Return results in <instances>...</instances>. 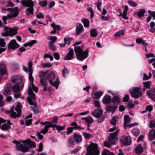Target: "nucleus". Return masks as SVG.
I'll list each match as a JSON object with an SVG mask.
<instances>
[{"label":"nucleus","mask_w":155,"mask_h":155,"mask_svg":"<svg viewBox=\"0 0 155 155\" xmlns=\"http://www.w3.org/2000/svg\"><path fill=\"white\" fill-rule=\"evenodd\" d=\"M49 48L54 51H56L57 50L55 45L53 44H52L51 45L50 44H49Z\"/></svg>","instance_id":"nucleus-53"},{"label":"nucleus","mask_w":155,"mask_h":155,"mask_svg":"<svg viewBox=\"0 0 155 155\" xmlns=\"http://www.w3.org/2000/svg\"><path fill=\"white\" fill-rule=\"evenodd\" d=\"M111 97L108 95H106L104 96L102 100L104 104H108L111 103Z\"/></svg>","instance_id":"nucleus-17"},{"label":"nucleus","mask_w":155,"mask_h":155,"mask_svg":"<svg viewBox=\"0 0 155 155\" xmlns=\"http://www.w3.org/2000/svg\"><path fill=\"white\" fill-rule=\"evenodd\" d=\"M12 83L18 85L21 84L22 80L21 78L18 76H14L12 78Z\"/></svg>","instance_id":"nucleus-18"},{"label":"nucleus","mask_w":155,"mask_h":155,"mask_svg":"<svg viewBox=\"0 0 155 155\" xmlns=\"http://www.w3.org/2000/svg\"><path fill=\"white\" fill-rule=\"evenodd\" d=\"M69 51L67 54L66 56L64 57V59L65 60H71L73 57L74 55V52L73 48H69Z\"/></svg>","instance_id":"nucleus-13"},{"label":"nucleus","mask_w":155,"mask_h":155,"mask_svg":"<svg viewBox=\"0 0 155 155\" xmlns=\"http://www.w3.org/2000/svg\"><path fill=\"white\" fill-rule=\"evenodd\" d=\"M74 129L73 127H68L67 129V135L73 132Z\"/></svg>","instance_id":"nucleus-60"},{"label":"nucleus","mask_w":155,"mask_h":155,"mask_svg":"<svg viewBox=\"0 0 155 155\" xmlns=\"http://www.w3.org/2000/svg\"><path fill=\"white\" fill-rule=\"evenodd\" d=\"M58 120V116H55L54 117L51 123H53L57 124Z\"/></svg>","instance_id":"nucleus-61"},{"label":"nucleus","mask_w":155,"mask_h":155,"mask_svg":"<svg viewBox=\"0 0 155 155\" xmlns=\"http://www.w3.org/2000/svg\"><path fill=\"white\" fill-rule=\"evenodd\" d=\"M49 38L51 41L49 42V44L51 45L52 44H54L57 41V38L56 36H51L49 37Z\"/></svg>","instance_id":"nucleus-37"},{"label":"nucleus","mask_w":155,"mask_h":155,"mask_svg":"<svg viewBox=\"0 0 155 155\" xmlns=\"http://www.w3.org/2000/svg\"><path fill=\"white\" fill-rule=\"evenodd\" d=\"M118 132V130H117L116 132L110 133L108 137V140L111 144H116L118 139L117 135Z\"/></svg>","instance_id":"nucleus-6"},{"label":"nucleus","mask_w":155,"mask_h":155,"mask_svg":"<svg viewBox=\"0 0 155 155\" xmlns=\"http://www.w3.org/2000/svg\"><path fill=\"white\" fill-rule=\"evenodd\" d=\"M136 153L137 154H139L142 153L143 151V148L141 147V144H138L136 146L135 148Z\"/></svg>","instance_id":"nucleus-24"},{"label":"nucleus","mask_w":155,"mask_h":155,"mask_svg":"<svg viewBox=\"0 0 155 155\" xmlns=\"http://www.w3.org/2000/svg\"><path fill=\"white\" fill-rule=\"evenodd\" d=\"M73 137L76 143H79L81 141L82 136L81 135L74 133L73 135Z\"/></svg>","instance_id":"nucleus-23"},{"label":"nucleus","mask_w":155,"mask_h":155,"mask_svg":"<svg viewBox=\"0 0 155 155\" xmlns=\"http://www.w3.org/2000/svg\"><path fill=\"white\" fill-rule=\"evenodd\" d=\"M98 144L91 142L86 148V155H99L100 151L98 149Z\"/></svg>","instance_id":"nucleus-2"},{"label":"nucleus","mask_w":155,"mask_h":155,"mask_svg":"<svg viewBox=\"0 0 155 155\" xmlns=\"http://www.w3.org/2000/svg\"><path fill=\"white\" fill-rule=\"evenodd\" d=\"M102 155H114V153L113 152H110L107 149H105L102 153Z\"/></svg>","instance_id":"nucleus-42"},{"label":"nucleus","mask_w":155,"mask_h":155,"mask_svg":"<svg viewBox=\"0 0 155 155\" xmlns=\"http://www.w3.org/2000/svg\"><path fill=\"white\" fill-rule=\"evenodd\" d=\"M36 17L38 19H43L44 18L45 16L42 13L39 12L38 14L36 15Z\"/></svg>","instance_id":"nucleus-57"},{"label":"nucleus","mask_w":155,"mask_h":155,"mask_svg":"<svg viewBox=\"0 0 155 155\" xmlns=\"http://www.w3.org/2000/svg\"><path fill=\"white\" fill-rule=\"evenodd\" d=\"M83 135L85 139H89L92 137V135L87 132H83Z\"/></svg>","instance_id":"nucleus-51"},{"label":"nucleus","mask_w":155,"mask_h":155,"mask_svg":"<svg viewBox=\"0 0 155 155\" xmlns=\"http://www.w3.org/2000/svg\"><path fill=\"white\" fill-rule=\"evenodd\" d=\"M83 119L84 120L85 122L88 124L93 123L94 121L93 119L91 116L83 117Z\"/></svg>","instance_id":"nucleus-33"},{"label":"nucleus","mask_w":155,"mask_h":155,"mask_svg":"<svg viewBox=\"0 0 155 155\" xmlns=\"http://www.w3.org/2000/svg\"><path fill=\"white\" fill-rule=\"evenodd\" d=\"M98 34V32L96 28H93L90 31V35L91 37H96Z\"/></svg>","instance_id":"nucleus-34"},{"label":"nucleus","mask_w":155,"mask_h":155,"mask_svg":"<svg viewBox=\"0 0 155 155\" xmlns=\"http://www.w3.org/2000/svg\"><path fill=\"white\" fill-rule=\"evenodd\" d=\"M74 140L72 137H71L68 139V141L70 147L72 146L74 143Z\"/></svg>","instance_id":"nucleus-47"},{"label":"nucleus","mask_w":155,"mask_h":155,"mask_svg":"<svg viewBox=\"0 0 155 155\" xmlns=\"http://www.w3.org/2000/svg\"><path fill=\"white\" fill-rule=\"evenodd\" d=\"M117 108V106L116 105L113 106L108 105L106 106V110L108 112H111L114 114Z\"/></svg>","instance_id":"nucleus-15"},{"label":"nucleus","mask_w":155,"mask_h":155,"mask_svg":"<svg viewBox=\"0 0 155 155\" xmlns=\"http://www.w3.org/2000/svg\"><path fill=\"white\" fill-rule=\"evenodd\" d=\"M21 2L23 6L28 7L27 9V11L31 15H33L34 9V2L32 0H21Z\"/></svg>","instance_id":"nucleus-3"},{"label":"nucleus","mask_w":155,"mask_h":155,"mask_svg":"<svg viewBox=\"0 0 155 155\" xmlns=\"http://www.w3.org/2000/svg\"><path fill=\"white\" fill-rule=\"evenodd\" d=\"M94 104L95 107H97L98 109L101 108L100 103L99 101L95 100L94 101Z\"/></svg>","instance_id":"nucleus-58"},{"label":"nucleus","mask_w":155,"mask_h":155,"mask_svg":"<svg viewBox=\"0 0 155 155\" xmlns=\"http://www.w3.org/2000/svg\"><path fill=\"white\" fill-rule=\"evenodd\" d=\"M116 118L115 117H113L112 118V120L110 121V123L113 125L115 126L116 124Z\"/></svg>","instance_id":"nucleus-54"},{"label":"nucleus","mask_w":155,"mask_h":155,"mask_svg":"<svg viewBox=\"0 0 155 155\" xmlns=\"http://www.w3.org/2000/svg\"><path fill=\"white\" fill-rule=\"evenodd\" d=\"M31 88L32 91H34L35 92L37 93L38 91V88L37 87H36L33 83L31 84L29 87V89Z\"/></svg>","instance_id":"nucleus-40"},{"label":"nucleus","mask_w":155,"mask_h":155,"mask_svg":"<svg viewBox=\"0 0 155 155\" xmlns=\"http://www.w3.org/2000/svg\"><path fill=\"white\" fill-rule=\"evenodd\" d=\"M39 5L41 7H45L47 5L48 3L46 0L39 1L38 2Z\"/></svg>","instance_id":"nucleus-38"},{"label":"nucleus","mask_w":155,"mask_h":155,"mask_svg":"<svg viewBox=\"0 0 155 155\" xmlns=\"http://www.w3.org/2000/svg\"><path fill=\"white\" fill-rule=\"evenodd\" d=\"M151 82L150 81L144 82L143 83V85L146 89H150V84Z\"/></svg>","instance_id":"nucleus-49"},{"label":"nucleus","mask_w":155,"mask_h":155,"mask_svg":"<svg viewBox=\"0 0 155 155\" xmlns=\"http://www.w3.org/2000/svg\"><path fill=\"white\" fill-rule=\"evenodd\" d=\"M150 128L155 127V122L154 120H151L150 123Z\"/></svg>","instance_id":"nucleus-62"},{"label":"nucleus","mask_w":155,"mask_h":155,"mask_svg":"<svg viewBox=\"0 0 155 155\" xmlns=\"http://www.w3.org/2000/svg\"><path fill=\"white\" fill-rule=\"evenodd\" d=\"M103 93V92L101 91H98L94 92V94L92 93V96L94 99H98L101 96Z\"/></svg>","instance_id":"nucleus-22"},{"label":"nucleus","mask_w":155,"mask_h":155,"mask_svg":"<svg viewBox=\"0 0 155 155\" xmlns=\"http://www.w3.org/2000/svg\"><path fill=\"white\" fill-rule=\"evenodd\" d=\"M148 12L149 14L150 15L148 16V17L147 19V22H149L153 17V20L155 19V11L152 12L150 10H148Z\"/></svg>","instance_id":"nucleus-20"},{"label":"nucleus","mask_w":155,"mask_h":155,"mask_svg":"<svg viewBox=\"0 0 155 155\" xmlns=\"http://www.w3.org/2000/svg\"><path fill=\"white\" fill-rule=\"evenodd\" d=\"M131 138L129 136L126 137H123L120 139V141L121 144L125 146L129 145L131 144Z\"/></svg>","instance_id":"nucleus-11"},{"label":"nucleus","mask_w":155,"mask_h":155,"mask_svg":"<svg viewBox=\"0 0 155 155\" xmlns=\"http://www.w3.org/2000/svg\"><path fill=\"white\" fill-rule=\"evenodd\" d=\"M47 78H40V83L42 86H47Z\"/></svg>","instance_id":"nucleus-43"},{"label":"nucleus","mask_w":155,"mask_h":155,"mask_svg":"<svg viewBox=\"0 0 155 155\" xmlns=\"http://www.w3.org/2000/svg\"><path fill=\"white\" fill-rule=\"evenodd\" d=\"M55 79V75L54 73L53 72H51L48 74L47 79L49 82L50 80H51V81L54 80Z\"/></svg>","instance_id":"nucleus-30"},{"label":"nucleus","mask_w":155,"mask_h":155,"mask_svg":"<svg viewBox=\"0 0 155 155\" xmlns=\"http://www.w3.org/2000/svg\"><path fill=\"white\" fill-rule=\"evenodd\" d=\"M6 67L4 64H0V74L3 75L6 73Z\"/></svg>","instance_id":"nucleus-29"},{"label":"nucleus","mask_w":155,"mask_h":155,"mask_svg":"<svg viewBox=\"0 0 155 155\" xmlns=\"http://www.w3.org/2000/svg\"><path fill=\"white\" fill-rule=\"evenodd\" d=\"M22 107V106L20 103H18L15 108V111L18 113V116H20L21 115V108Z\"/></svg>","instance_id":"nucleus-26"},{"label":"nucleus","mask_w":155,"mask_h":155,"mask_svg":"<svg viewBox=\"0 0 155 155\" xmlns=\"http://www.w3.org/2000/svg\"><path fill=\"white\" fill-rule=\"evenodd\" d=\"M84 29L82 25L81 24L78 23L76 25V35H78L81 33Z\"/></svg>","instance_id":"nucleus-14"},{"label":"nucleus","mask_w":155,"mask_h":155,"mask_svg":"<svg viewBox=\"0 0 155 155\" xmlns=\"http://www.w3.org/2000/svg\"><path fill=\"white\" fill-rule=\"evenodd\" d=\"M48 74V71H41V74L39 75V77L40 78H47Z\"/></svg>","instance_id":"nucleus-36"},{"label":"nucleus","mask_w":155,"mask_h":155,"mask_svg":"<svg viewBox=\"0 0 155 155\" xmlns=\"http://www.w3.org/2000/svg\"><path fill=\"white\" fill-rule=\"evenodd\" d=\"M81 21L83 22L85 27L88 28L89 26L90 21L88 19L83 18L81 19Z\"/></svg>","instance_id":"nucleus-31"},{"label":"nucleus","mask_w":155,"mask_h":155,"mask_svg":"<svg viewBox=\"0 0 155 155\" xmlns=\"http://www.w3.org/2000/svg\"><path fill=\"white\" fill-rule=\"evenodd\" d=\"M13 143L16 144V148L17 150H19L23 153H25L28 151V149L25 145L24 146L20 143V142L13 140Z\"/></svg>","instance_id":"nucleus-5"},{"label":"nucleus","mask_w":155,"mask_h":155,"mask_svg":"<svg viewBox=\"0 0 155 155\" xmlns=\"http://www.w3.org/2000/svg\"><path fill=\"white\" fill-rule=\"evenodd\" d=\"M129 99V96L128 94H125L124 97L123 98V101L124 102H127Z\"/></svg>","instance_id":"nucleus-63"},{"label":"nucleus","mask_w":155,"mask_h":155,"mask_svg":"<svg viewBox=\"0 0 155 155\" xmlns=\"http://www.w3.org/2000/svg\"><path fill=\"white\" fill-rule=\"evenodd\" d=\"M21 142L23 143L25 147L28 148V151L32 147H36L35 143V142L31 141L29 138L25 140L22 141Z\"/></svg>","instance_id":"nucleus-8"},{"label":"nucleus","mask_w":155,"mask_h":155,"mask_svg":"<svg viewBox=\"0 0 155 155\" xmlns=\"http://www.w3.org/2000/svg\"><path fill=\"white\" fill-rule=\"evenodd\" d=\"M17 30L13 28H10L8 31H6L2 33V35L3 36L6 37L8 36H13L16 35L17 32Z\"/></svg>","instance_id":"nucleus-10"},{"label":"nucleus","mask_w":155,"mask_h":155,"mask_svg":"<svg viewBox=\"0 0 155 155\" xmlns=\"http://www.w3.org/2000/svg\"><path fill=\"white\" fill-rule=\"evenodd\" d=\"M12 88L13 91L16 94L19 93L21 91L20 86L17 84H15L13 85L12 87Z\"/></svg>","instance_id":"nucleus-27"},{"label":"nucleus","mask_w":155,"mask_h":155,"mask_svg":"<svg viewBox=\"0 0 155 155\" xmlns=\"http://www.w3.org/2000/svg\"><path fill=\"white\" fill-rule=\"evenodd\" d=\"M58 77H57V79L54 81L52 82L51 80H50L49 81V83H50L51 85L55 87L56 89H57L58 88L59 84L60 83L58 80Z\"/></svg>","instance_id":"nucleus-19"},{"label":"nucleus","mask_w":155,"mask_h":155,"mask_svg":"<svg viewBox=\"0 0 155 155\" xmlns=\"http://www.w3.org/2000/svg\"><path fill=\"white\" fill-rule=\"evenodd\" d=\"M12 12H13V13L12 14L13 17H17L19 14L18 7H15L14 8Z\"/></svg>","instance_id":"nucleus-35"},{"label":"nucleus","mask_w":155,"mask_h":155,"mask_svg":"<svg viewBox=\"0 0 155 155\" xmlns=\"http://www.w3.org/2000/svg\"><path fill=\"white\" fill-rule=\"evenodd\" d=\"M29 79L30 82V84L33 83L34 79L32 76L33 71H28Z\"/></svg>","instance_id":"nucleus-46"},{"label":"nucleus","mask_w":155,"mask_h":155,"mask_svg":"<svg viewBox=\"0 0 155 155\" xmlns=\"http://www.w3.org/2000/svg\"><path fill=\"white\" fill-rule=\"evenodd\" d=\"M28 94L29 97H28L27 98V101L28 102L29 104L31 105H33L34 102L32 101H35L36 99L35 95V93L32 91L31 88L28 89Z\"/></svg>","instance_id":"nucleus-7"},{"label":"nucleus","mask_w":155,"mask_h":155,"mask_svg":"<svg viewBox=\"0 0 155 155\" xmlns=\"http://www.w3.org/2000/svg\"><path fill=\"white\" fill-rule=\"evenodd\" d=\"M18 113H17V114H16V112L14 111L13 110L12 111L11 114V117H14V118H16V117H19L20 116H18Z\"/></svg>","instance_id":"nucleus-56"},{"label":"nucleus","mask_w":155,"mask_h":155,"mask_svg":"<svg viewBox=\"0 0 155 155\" xmlns=\"http://www.w3.org/2000/svg\"><path fill=\"white\" fill-rule=\"evenodd\" d=\"M146 94L148 97H150L152 94H155V88H153L149 91H147Z\"/></svg>","instance_id":"nucleus-45"},{"label":"nucleus","mask_w":155,"mask_h":155,"mask_svg":"<svg viewBox=\"0 0 155 155\" xmlns=\"http://www.w3.org/2000/svg\"><path fill=\"white\" fill-rule=\"evenodd\" d=\"M148 12L149 14L150 15L148 16V17L147 19V22H149L153 17V20L155 19V11L152 12L150 10H148Z\"/></svg>","instance_id":"nucleus-21"},{"label":"nucleus","mask_w":155,"mask_h":155,"mask_svg":"<svg viewBox=\"0 0 155 155\" xmlns=\"http://www.w3.org/2000/svg\"><path fill=\"white\" fill-rule=\"evenodd\" d=\"M146 10L144 9H140L139 11L137 12L135 15H137L139 18L143 17L145 13Z\"/></svg>","instance_id":"nucleus-28"},{"label":"nucleus","mask_w":155,"mask_h":155,"mask_svg":"<svg viewBox=\"0 0 155 155\" xmlns=\"http://www.w3.org/2000/svg\"><path fill=\"white\" fill-rule=\"evenodd\" d=\"M145 109L147 111H148L149 112H150L153 110V107L150 105L147 106H146Z\"/></svg>","instance_id":"nucleus-59"},{"label":"nucleus","mask_w":155,"mask_h":155,"mask_svg":"<svg viewBox=\"0 0 155 155\" xmlns=\"http://www.w3.org/2000/svg\"><path fill=\"white\" fill-rule=\"evenodd\" d=\"M140 90V87H135L130 90V92L132 97L137 99L141 96L142 93Z\"/></svg>","instance_id":"nucleus-4"},{"label":"nucleus","mask_w":155,"mask_h":155,"mask_svg":"<svg viewBox=\"0 0 155 155\" xmlns=\"http://www.w3.org/2000/svg\"><path fill=\"white\" fill-rule=\"evenodd\" d=\"M149 137L150 140H151L153 138H155V129H153L150 131Z\"/></svg>","instance_id":"nucleus-32"},{"label":"nucleus","mask_w":155,"mask_h":155,"mask_svg":"<svg viewBox=\"0 0 155 155\" xmlns=\"http://www.w3.org/2000/svg\"><path fill=\"white\" fill-rule=\"evenodd\" d=\"M19 46V45L17 43L15 39L11 40L8 45V48L9 50L15 49L18 48Z\"/></svg>","instance_id":"nucleus-9"},{"label":"nucleus","mask_w":155,"mask_h":155,"mask_svg":"<svg viewBox=\"0 0 155 155\" xmlns=\"http://www.w3.org/2000/svg\"><path fill=\"white\" fill-rule=\"evenodd\" d=\"M124 30L121 29L115 34V36L116 37H119L121 35H124Z\"/></svg>","instance_id":"nucleus-44"},{"label":"nucleus","mask_w":155,"mask_h":155,"mask_svg":"<svg viewBox=\"0 0 155 155\" xmlns=\"http://www.w3.org/2000/svg\"><path fill=\"white\" fill-rule=\"evenodd\" d=\"M55 2L54 1H52L51 2L48 4V8L49 9L52 8L55 5Z\"/></svg>","instance_id":"nucleus-64"},{"label":"nucleus","mask_w":155,"mask_h":155,"mask_svg":"<svg viewBox=\"0 0 155 155\" xmlns=\"http://www.w3.org/2000/svg\"><path fill=\"white\" fill-rule=\"evenodd\" d=\"M6 45V43L4 41L3 39L2 38H0V46L2 47H4Z\"/></svg>","instance_id":"nucleus-55"},{"label":"nucleus","mask_w":155,"mask_h":155,"mask_svg":"<svg viewBox=\"0 0 155 155\" xmlns=\"http://www.w3.org/2000/svg\"><path fill=\"white\" fill-rule=\"evenodd\" d=\"M10 127V126L7 123L3 124L2 126H1V127H0V128L2 130H7Z\"/></svg>","instance_id":"nucleus-50"},{"label":"nucleus","mask_w":155,"mask_h":155,"mask_svg":"<svg viewBox=\"0 0 155 155\" xmlns=\"http://www.w3.org/2000/svg\"><path fill=\"white\" fill-rule=\"evenodd\" d=\"M111 102L113 104L118 105L120 103V99L118 96H115L111 98Z\"/></svg>","instance_id":"nucleus-25"},{"label":"nucleus","mask_w":155,"mask_h":155,"mask_svg":"<svg viewBox=\"0 0 155 155\" xmlns=\"http://www.w3.org/2000/svg\"><path fill=\"white\" fill-rule=\"evenodd\" d=\"M124 123H125V124H128L131 121V120L130 119L129 115H125L124 117Z\"/></svg>","instance_id":"nucleus-48"},{"label":"nucleus","mask_w":155,"mask_h":155,"mask_svg":"<svg viewBox=\"0 0 155 155\" xmlns=\"http://www.w3.org/2000/svg\"><path fill=\"white\" fill-rule=\"evenodd\" d=\"M81 41H78L75 43L73 45L74 47V51L76 54V57L78 60L80 61H83L89 55L87 49L83 51L80 46H75L80 44Z\"/></svg>","instance_id":"nucleus-1"},{"label":"nucleus","mask_w":155,"mask_h":155,"mask_svg":"<svg viewBox=\"0 0 155 155\" xmlns=\"http://www.w3.org/2000/svg\"><path fill=\"white\" fill-rule=\"evenodd\" d=\"M12 85L11 84L9 83L5 85V90L3 94L5 96L10 95L11 93Z\"/></svg>","instance_id":"nucleus-12"},{"label":"nucleus","mask_w":155,"mask_h":155,"mask_svg":"<svg viewBox=\"0 0 155 155\" xmlns=\"http://www.w3.org/2000/svg\"><path fill=\"white\" fill-rule=\"evenodd\" d=\"M95 110L92 113V115L97 118H99L101 117L103 113V110L101 108Z\"/></svg>","instance_id":"nucleus-16"},{"label":"nucleus","mask_w":155,"mask_h":155,"mask_svg":"<svg viewBox=\"0 0 155 155\" xmlns=\"http://www.w3.org/2000/svg\"><path fill=\"white\" fill-rule=\"evenodd\" d=\"M128 3L131 6L135 7L137 6V3L131 0H129L128 1Z\"/></svg>","instance_id":"nucleus-52"},{"label":"nucleus","mask_w":155,"mask_h":155,"mask_svg":"<svg viewBox=\"0 0 155 155\" xmlns=\"http://www.w3.org/2000/svg\"><path fill=\"white\" fill-rule=\"evenodd\" d=\"M65 126L64 125V126H60L59 125H56V124H53V127H56V129L58 130L59 131H60L61 130H63L65 128Z\"/></svg>","instance_id":"nucleus-39"},{"label":"nucleus","mask_w":155,"mask_h":155,"mask_svg":"<svg viewBox=\"0 0 155 155\" xmlns=\"http://www.w3.org/2000/svg\"><path fill=\"white\" fill-rule=\"evenodd\" d=\"M69 73V72L67 68L64 67L62 71V75L64 78L66 77V76Z\"/></svg>","instance_id":"nucleus-41"}]
</instances>
